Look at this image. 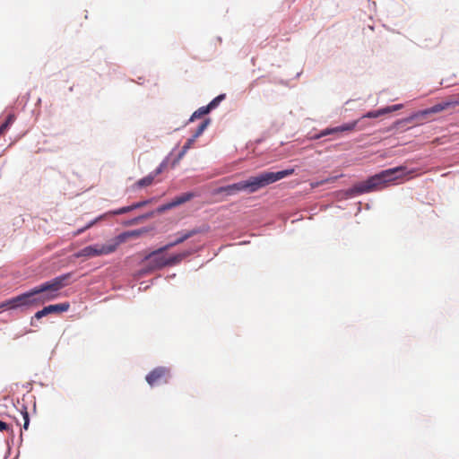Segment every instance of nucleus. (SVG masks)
Wrapping results in <instances>:
<instances>
[{
	"label": "nucleus",
	"instance_id": "obj_1",
	"mask_svg": "<svg viewBox=\"0 0 459 459\" xmlns=\"http://www.w3.org/2000/svg\"><path fill=\"white\" fill-rule=\"evenodd\" d=\"M72 273H67L46 281L28 292L18 295L0 304L1 309H16L37 307L59 296V290L69 285Z\"/></svg>",
	"mask_w": 459,
	"mask_h": 459
},
{
	"label": "nucleus",
	"instance_id": "obj_2",
	"mask_svg": "<svg viewBox=\"0 0 459 459\" xmlns=\"http://www.w3.org/2000/svg\"><path fill=\"white\" fill-rule=\"evenodd\" d=\"M293 173L294 169H288L278 172L264 171L256 176L250 177L247 180L221 186L216 190V193H225L228 195H233L239 192L246 191L252 194Z\"/></svg>",
	"mask_w": 459,
	"mask_h": 459
},
{
	"label": "nucleus",
	"instance_id": "obj_3",
	"mask_svg": "<svg viewBox=\"0 0 459 459\" xmlns=\"http://www.w3.org/2000/svg\"><path fill=\"white\" fill-rule=\"evenodd\" d=\"M413 170L407 171L406 167L399 166L388 169L370 177L368 180L356 185L351 191L355 194L361 195L377 190L385 186V184L394 180L402 178L407 174L412 173Z\"/></svg>",
	"mask_w": 459,
	"mask_h": 459
},
{
	"label": "nucleus",
	"instance_id": "obj_4",
	"mask_svg": "<svg viewBox=\"0 0 459 459\" xmlns=\"http://www.w3.org/2000/svg\"><path fill=\"white\" fill-rule=\"evenodd\" d=\"M164 252L157 249L144 256V260L148 261V268L150 270H158L166 266L176 265L190 255L189 252H182L167 257L163 255Z\"/></svg>",
	"mask_w": 459,
	"mask_h": 459
},
{
	"label": "nucleus",
	"instance_id": "obj_5",
	"mask_svg": "<svg viewBox=\"0 0 459 459\" xmlns=\"http://www.w3.org/2000/svg\"><path fill=\"white\" fill-rule=\"evenodd\" d=\"M117 247V243L108 245H93L88 246L78 251L75 257H94L102 255H108L113 253Z\"/></svg>",
	"mask_w": 459,
	"mask_h": 459
},
{
	"label": "nucleus",
	"instance_id": "obj_6",
	"mask_svg": "<svg viewBox=\"0 0 459 459\" xmlns=\"http://www.w3.org/2000/svg\"><path fill=\"white\" fill-rule=\"evenodd\" d=\"M170 377V371L168 368L158 367L152 370L145 377L146 382L151 385L167 384Z\"/></svg>",
	"mask_w": 459,
	"mask_h": 459
},
{
	"label": "nucleus",
	"instance_id": "obj_7",
	"mask_svg": "<svg viewBox=\"0 0 459 459\" xmlns=\"http://www.w3.org/2000/svg\"><path fill=\"white\" fill-rule=\"evenodd\" d=\"M69 303H60V304H55V305H49L45 307H43L41 310L38 311L34 317L37 319H40L43 316H46L49 314H58L62 312H65L69 309Z\"/></svg>",
	"mask_w": 459,
	"mask_h": 459
},
{
	"label": "nucleus",
	"instance_id": "obj_8",
	"mask_svg": "<svg viewBox=\"0 0 459 459\" xmlns=\"http://www.w3.org/2000/svg\"><path fill=\"white\" fill-rule=\"evenodd\" d=\"M200 232H201V230L199 229H194V230L186 231L184 233H178V238L176 240L159 248V251H167V250L170 249L171 247L183 243L186 239L194 237L195 235H196Z\"/></svg>",
	"mask_w": 459,
	"mask_h": 459
},
{
	"label": "nucleus",
	"instance_id": "obj_9",
	"mask_svg": "<svg viewBox=\"0 0 459 459\" xmlns=\"http://www.w3.org/2000/svg\"><path fill=\"white\" fill-rule=\"evenodd\" d=\"M359 123V120H356V121H353V122H351V123H348V124H344L342 126H336V127H333V128H327L324 131L321 132V134L317 136L318 138L319 137H323V136H325V135H328V134H339V133H343V132H351L353 131L357 125Z\"/></svg>",
	"mask_w": 459,
	"mask_h": 459
},
{
	"label": "nucleus",
	"instance_id": "obj_10",
	"mask_svg": "<svg viewBox=\"0 0 459 459\" xmlns=\"http://www.w3.org/2000/svg\"><path fill=\"white\" fill-rule=\"evenodd\" d=\"M458 105H459V98L457 100H447V101H444L441 103H437V104L434 105L433 107H431L428 109H425L422 113L424 115L438 113V112H441V111L447 109L451 107H455Z\"/></svg>",
	"mask_w": 459,
	"mask_h": 459
},
{
	"label": "nucleus",
	"instance_id": "obj_11",
	"mask_svg": "<svg viewBox=\"0 0 459 459\" xmlns=\"http://www.w3.org/2000/svg\"><path fill=\"white\" fill-rule=\"evenodd\" d=\"M154 179L155 178H153V176L150 173L148 176L136 181L135 184L134 185V187L142 188L149 186L152 185Z\"/></svg>",
	"mask_w": 459,
	"mask_h": 459
},
{
	"label": "nucleus",
	"instance_id": "obj_12",
	"mask_svg": "<svg viewBox=\"0 0 459 459\" xmlns=\"http://www.w3.org/2000/svg\"><path fill=\"white\" fill-rule=\"evenodd\" d=\"M211 111L208 106L201 107L197 110H195L191 116L189 122H193L196 118H200L203 116L208 114Z\"/></svg>",
	"mask_w": 459,
	"mask_h": 459
},
{
	"label": "nucleus",
	"instance_id": "obj_13",
	"mask_svg": "<svg viewBox=\"0 0 459 459\" xmlns=\"http://www.w3.org/2000/svg\"><path fill=\"white\" fill-rule=\"evenodd\" d=\"M15 116L13 114L8 115L6 120L0 126V135L4 134L10 126L14 122Z\"/></svg>",
	"mask_w": 459,
	"mask_h": 459
},
{
	"label": "nucleus",
	"instance_id": "obj_14",
	"mask_svg": "<svg viewBox=\"0 0 459 459\" xmlns=\"http://www.w3.org/2000/svg\"><path fill=\"white\" fill-rule=\"evenodd\" d=\"M209 122L210 120L209 119H205L198 126V128L196 129L195 133L193 134V136L196 139L198 138L203 133L204 131L205 130V128L207 127V126L209 125Z\"/></svg>",
	"mask_w": 459,
	"mask_h": 459
},
{
	"label": "nucleus",
	"instance_id": "obj_15",
	"mask_svg": "<svg viewBox=\"0 0 459 459\" xmlns=\"http://www.w3.org/2000/svg\"><path fill=\"white\" fill-rule=\"evenodd\" d=\"M385 109L384 108H381V109H378V110H375V111H369L368 112L367 114H365L362 118H365V117H368V118H377L382 115H385Z\"/></svg>",
	"mask_w": 459,
	"mask_h": 459
},
{
	"label": "nucleus",
	"instance_id": "obj_16",
	"mask_svg": "<svg viewBox=\"0 0 459 459\" xmlns=\"http://www.w3.org/2000/svg\"><path fill=\"white\" fill-rule=\"evenodd\" d=\"M224 98H225V95L221 94V95L217 96L215 99H213L207 106L212 110V108H216Z\"/></svg>",
	"mask_w": 459,
	"mask_h": 459
},
{
	"label": "nucleus",
	"instance_id": "obj_17",
	"mask_svg": "<svg viewBox=\"0 0 459 459\" xmlns=\"http://www.w3.org/2000/svg\"><path fill=\"white\" fill-rule=\"evenodd\" d=\"M338 178V177H333V178H325L322 181H319V182H316V183H312L311 184V186L312 187H317L321 185H324V184H326V183H330V182H333L335 181L336 179Z\"/></svg>",
	"mask_w": 459,
	"mask_h": 459
},
{
	"label": "nucleus",
	"instance_id": "obj_18",
	"mask_svg": "<svg viewBox=\"0 0 459 459\" xmlns=\"http://www.w3.org/2000/svg\"><path fill=\"white\" fill-rule=\"evenodd\" d=\"M131 211H133V209H132V206L129 205V206H125L118 210L113 211L110 213L114 214V215H118V214H124V213L129 212Z\"/></svg>",
	"mask_w": 459,
	"mask_h": 459
},
{
	"label": "nucleus",
	"instance_id": "obj_19",
	"mask_svg": "<svg viewBox=\"0 0 459 459\" xmlns=\"http://www.w3.org/2000/svg\"><path fill=\"white\" fill-rule=\"evenodd\" d=\"M194 197V194L192 193H185L181 195H179V198L182 202V204L190 201Z\"/></svg>",
	"mask_w": 459,
	"mask_h": 459
},
{
	"label": "nucleus",
	"instance_id": "obj_20",
	"mask_svg": "<svg viewBox=\"0 0 459 459\" xmlns=\"http://www.w3.org/2000/svg\"><path fill=\"white\" fill-rule=\"evenodd\" d=\"M182 204V202L179 198V196H177L175 197L171 203H169L168 205H167V208H172V207H175V206H178V205H180Z\"/></svg>",
	"mask_w": 459,
	"mask_h": 459
},
{
	"label": "nucleus",
	"instance_id": "obj_21",
	"mask_svg": "<svg viewBox=\"0 0 459 459\" xmlns=\"http://www.w3.org/2000/svg\"><path fill=\"white\" fill-rule=\"evenodd\" d=\"M401 108H402V105L398 104V105H394V106L384 108V109H385V113L387 114V113H390L392 111L398 110Z\"/></svg>",
	"mask_w": 459,
	"mask_h": 459
},
{
	"label": "nucleus",
	"instance_id": "obj_22",
	"mask_svg": "<svg viewBox=\"0 0 459 459\" xmlns=\"http://www.w3.org/2000/svg\"><path fill=\"white\" fill-rule=\"evenodd\" d=\"M22 415H23V420H24V423H23V429H28L29 428V424H30V418H29V414L27 411H24L22 412Z\"/></svg>",
	"mask_w": 459,
	"mask_h": 459
},
{
	"label": "nucleus",
	"instance_id": "obj_23",
	"mask_svg": "<svg viewBox=\"0 0 459 459\" xmlns=\"http://www.w3.org/2000/svg\"><path fill=\"white\" fill-rule=\"evenodd\" d=\"M164 165L160 164L154 171H152L151 174L155 178L157 176H159L163 171Z\"/></svg>",
	"mask_w": 459,
	"mask_h": 459
},
{
	"label": "nucleus",
	"instance_id": "obj_24",
	"mask_svg": "<svg viewBox=\"0 0 459 459\" xmlns=\"http://www.w3.org/2000/svg\"><path fill=\"white\" fill-rule=\"evenodd\" d=\"M148 203H149V201H142V202L135 203V204H132L131 206H132V209L134 210V209L141 208V207L146 205Z\"/></svg>",
	"mask_w": 459,
	"mask_h": 459
},
{
	"label": "nucleus",
	"instance_id": "obj_25",
	"mask_svg": "<svg viewBox=\"0 0 459 459\" xmlns=\"http://www.w3.org/2000/svg\"><path fill=\"white\" fill-rule=\"evenodd\" d=\"M96 222V221H93L91 222H90L89 224H87L84 228L81 229V230H78L74 235H79L81 234L82 232H83L86 229H89L91 228L94 223Z\"/></svg>",
	"mask_w": 459,
	"mask_h": 459
},
{
	"label": "nucleus",
	"instance_id": "obj_26",
	"mask_svg": "<svg viewBox=\"0 0 459 459\" xmlns=\"http://www.w3.org/2000/svg\"><path fill=\"white\" fill-rule=\"evenodd\" d=\"M10 430V427L7 423L0 420V431H8Z\"/></svg>",
	"mask_w": 459,
	"mask_h": 459
},
{
	"label": "nucleus",
	"instance_id": "obj_27",
	"mask_svg": "<svg viewBox=\"0 0 459 459\" xmlns=\"http://www.w3.org/2000/svg\"><path fill=\"white\" fill-rule=\"evenodd\" d=\"M195 140L196 139L194 136H192V138L188 139L187 142L185 143L186 148L190 149L191 146L193 145V143L195 142Z\"/></svg>",
	"mask_w": 459,
	"mask_h": 459
},
{
	"label": "nucleus",
	"instance_id": "obj_28",
	"mask_svg": "<svg viewBox=\"0 0 459 459\" xmlns=\"http://www.w3.org/2000/svg\"><path fill=\"white\" fill-rule=\"evenodd\" d=\"M187 150H188V148H186V145H184L180 155L181 156L184 155L187 152Z\"/></svg>",
	"mask_w": 459,
	"mask_h": 459
},
{
	"label": "nucleus",
	"instance_id": "obj_29",
	"mask_svg": "<svg viewBox=\"0 0 459 459\" xmlns=\"http://www.w3.org/2000/svg\"><path fill=\"white\" fill-rule=\"evenodd\" d=\"M187 150H188V148H186V145H184L180 155L181 156L184 155L187 152Z\"/></svg>",
	"mask_w": 459,
	"mask_h": 459
},
{
	"label": "nucleus",
	"instance_id": "obj_30",
	"mask_svg": "<svg viewBox=\"0 0 459 459\" xmlns=\"http://www.w3.org/2000/svg\"><path fill=\"white\" fill-rule=\"evenodd\" d=\"M101 219V216H99L98 219H96L95 221H97L98 220H100Z\"/></svg>",
	"mask_w": 459,
	"mask_h": 459
},
{
	"label": "nucleus",
	"instance_id": "obj_31",
	"mask_svg": "<svg viewBox=\"0 0 459 459\" xmlns=\"http://www.w3.org/2000/svg\"><path fill=\"white\" fill-rule=\"evenodd\" d=\"M101 219V216H99L98 219H96L95 221H97L98 220H100Z\"/></svg>",
	"mask_w": 459,
	"mask_h": 459
}]
</instances>
